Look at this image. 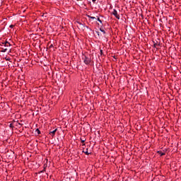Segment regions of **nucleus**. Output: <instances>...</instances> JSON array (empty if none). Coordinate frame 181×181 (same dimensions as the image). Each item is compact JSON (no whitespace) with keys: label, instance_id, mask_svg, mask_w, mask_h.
Here are the masks:
<instances>
[{"label":"nucleus","instance_id":"f257e3e1","mask_svg":"<svg viewBox=\"0 0 181 181\" xmlns=\"http://www.w3.org/2000/svg\"><path fill=\"white\" fill-rule=\"evenodd\" d=\"M82 59L83 60V63H85L87 66H90L91 64V56L88 54H84L82 57Z\"/></svg>","mask_w":181,"mask_h":181},{"label":"nucleus","instance_id":"f03ea898","mask_svg":"<svg viewBox=\"0 0 181 181\" xmlns=\"http://www.w3.org/2000/svg\"><path fill=\"white\" fill-rule=\"evenodd\" d=\"M112 14L114 15L117 19H119L120 17L118 14V11H117V10L115 8L113 9Z\"/></svg>","mask_w":181,"mask_h":181},{"label":"nucleus","instance_id":"7ed1b4c3","mask_svg":"<svg viewBox=\"0 0 181 181\" xmlns=\"http://www.w3.org/2000/svg\"><path fill=\"white\" fill-rule=\"evenodd\" d=\"M56 132H57V128H56L53 131H49V134L52 136V138H54V135H56Z\"/></svg>","mask_w":181,"mask_h":181},{"label":"nucleus","instance_id":"20e7f679","mask_svg":"<svg viewBox=\"0 0 181 181\" xmlns=\"http://www.w3.org/2000/svg\"><path fill=\"white\" fill-rule=\"evenodd\" d=\"M4 47H9V46H11V44L8 42H5L3 43V45H2Z\"/></svg>","mask_w":181,"mask_h":181},{"label":"nucleus","instance_id":"39448f33","mask_svg":"<svg viewBox=\"0 0 181 181\" xmlns=\"http://www.w3.org/2000/svg\"><path fill=\"white\" fill-rule=\"evenodd\" d=\"M153 47L156 48V47L159 46V42L158 41H153Z\"/></svg>","mask_w":181,"mask_h":181},{"label":"nucleus","instance_id":"423d86ee","mask_svg":"<svg viewBox=\"0 0 181 181\" xmlns=\"http://www.w3.org/2000/svg\"><path fill=\"white\" fill-rule=\"evenodd\" d=\"M14 124H15V121H13L12 123L9 124V128H11V129H13L15 128V127L13 126Z\"/></svg>","mask_w":181,"mask_h":181},{"label":"nucleus","instance_id":"0eeeda50","mask_svg":"<svg viewBox=\"0 0 181 181\" xmlns=\"http://www.w3.org/2000/svg\"><path fill=\"white\" fill-rule=\"evenodd\" d=\"M7 50H8V48L6 47H4L1 48L2 53L6 52Z\"/></svg>","mask_w":181,"mask_h":181},{"label":"nucleus","instance_id":"6e6552de","mask_svg":"<svg viewBox=\"0 0 181 181\" xmlns=\"http://www.w3.org/2000/svg\"><path fill=\"white\" fill-rule=\"evenodd\" d=\"M158 153H159V155H160V156H165V153H163V152H162V151H158Z\"/></svg>","mask_w":181,"mask_h":181},{"label":"nucleus","instance_id":"1a4fd4ad","mask_svg":"<svg viewBox=\"0 0 181 181\" xmlns=\"http://www.w3.org/2000/svg\"><path fill=\"white\" fill-rule=\"evenodd\" d=\"M81 144H84V142H86V137H81Z\"/></svg>","mask_w":181,"mask_h":181},{"label":"nucleus","instance_id":"9d476101","mask_svg":"<svg viewBox=\"0 0 181 181\" xmlns=\"http://www.w3.org/2000/svg\"><path fill=\"white\" fill-rule=\"evenodd\" d=\"M84 28H86V29H88L90 32H93V30L91 28H90V27L86 25V26H84Z\"/></svg>","mask_w":181,"mask_h":181},{"label":"nucleus","instance_id":"9b49d317","mask_svg":"<svg viewBox=\"0 0 181 181\" xmlns=\"http://www.w3.org/2000/svg\"><path fill=\"white\" fill-rule=\"evenodd\" d=\"M99 30H100V32H102V33H103L104 35H105V33H105V30H104L103 28H100L99 29Z\"/></svg>","mask_w":181,"mask_h":181},{"label":"nucleus","instance_id":"f8f14e48","mask_svg":"<svg viewBox=\"0 0 181 181\" xmlns=\"http://www.w3.org/2000/svg\"><path fill=\"white\" fill-rule=\"evenodd\" d=\"M35 132H37V135H40V130L39 129H36Z\"/></svg>","mask_w":181,"mask_h":181},{"label":"nucleus","instance_id":"ddd939ff","mask_svg":"<svg viewBox=\"0 0 181 181\" xmlns=\"http://www.w3.org/2000/svg\"><path fill=\"white\" fill-rule=\"evenodd\" d=\"M84 153H86V155H89L90 153H88V148H86V151H83Z\"/></svg>","mask_w":181,"mask_h":181},{"label":"nucleus","instance_id":"4468645a","mask_svg":"<svg viewBox=\"0 0 181 181\" xmlns=\"http://www.w3.org/2000/svg\"><path fill=\"white\" fill-rule=\"evenodd\" d=\"M98 22H100V23H103V21H101V19H100V18H96Z\"/></svg>","mask_w":181,"mask_h":181},{"label":"nucleus","instance_id":"2eb2a0df","mask_svg":"<svg viewBox=\"0 0 181 181\" xmlns=\"http://www.w3.org/2000/svg\"><path fill=\"white\" fill-rule=\"evenodd\" d=\"M46 168H47V164L45 163L43 165V169H45L46 170Z\"/></svg>","mask_w":181,"mask_h":181},{"label":"nucleus","instance_id":"dca6fc26","mask_svg":"<svg viewBox=\"0 0 181 181\" xmlns=\"http://www.w3.org/2000/svg\"><path fill=\"white\" fill-rule=\"evenodd\" d=\"M16 127H18V125H21L22 126V124H21L20 122H16V124H15Z\"/></svg>","mask_w":181,"mask_h":181},{"label":"nucleus","instance_id":"f3484780","mask_svg":"<svg viewBox=\"0 0 181 181\" xmlns=\"http://www.w3.org/2000/svg\"><path fill=\"white\" fill-rule=\"evenodd\" d=\"M95 33H97V35H98V36H101V34H100V32H98V31H95Z\"/></svg>","mask_w":181,"mask_h":181},{"label":"nucleus","instance_id":"a211bd4d","mask_svg":"<svg viewBox=\"0 0 181 181\" xmlns=\"http://www.w3.org/2000/svg\"><path fill=\"white\" fill-rule=\"evenodd\" d=\"M45 172H46V170L43 168V170L40 171V173H45Z\"/></svg>","mask_w":181,"mask_h":181},{"label":"nucleus","instance_id":"6ab92c4d","mask_svg":"<svg viewBox=\"0 0 181 181\" xmlns=\"http://www.w3.org/2000/svg\"><path fill=\"white\" fill-rule=\"evenodd\" d=\"M90 19H92L93 21H94V19H97L95 17H94V16H92L91 18H90Z\"/></svg>","mask_w":181,"mask_h":181},{"label":"nucleus","instance_id":"aec40b11","mask_svg":"<svg viewBox=\"0 0 181 181\" xmlns=\"http://www.w3.org/2000/svg\"><path fill=\"white\" fill-rule=\"evenodd\" d=\"M6 60L7 62H10V61H11V58H6Z\"/></svg>","mask_w":181,"mask_h":181},{"label":"nucleus","instance_id":"412c9836","mask_svg":"<svg viewBox=\"0 0 181 181\" xmlns=\"http://www.w3.org/2000/svg\"><path fill=\"white\" fill-rule=\"evenodd\" d=\"M88 16V18H89V19H91V18H92V16Z\"/></svg>","mask_w":181,"mask_h":181},{"label":"nucleus","instance_id":"4be33fe9","mask_svg":"<svg viewBox=\"0 0 181 181\" xmlns=\"http://www.w3.org/2000/svg\"><path fill=\"white\" fill-rule=\"evenodd\" d=\"M97 0H92V2H93V4H95V1H96Z\"/></svg>","mask_w":181,"mask_h":181},{"label":"nucleus","instance_id":"5701e85b","mask_svg":"<svg viewBox=\"0 0 181 181\" xmlns=\"http://www.w3.org/2000/svg\"><path fill=\"white\" fill-rule=\"evenodd\" d=\"M10 28H13V25H10Z\"/></svg>","mask_w":181,"mask_h":181},{"label":"nucleus","instance_id":"b1692460","mask_svg":"<svg viewBox=\"0 0 181 181\" xmlns=\"http://www.w3.org/2000/svg\"><path fill=\"white\" fill-rule=\"evenodd\" d=\"M77 1H83V0H77Z\"/></svg>","mask_w":181,"mask_h":181}]
</instances>
